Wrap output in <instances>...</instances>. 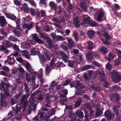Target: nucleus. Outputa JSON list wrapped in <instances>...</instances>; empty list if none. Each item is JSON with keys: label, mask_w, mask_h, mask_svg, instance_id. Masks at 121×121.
Segmentation results:
<instances>
[{"label": "nucleus", "mask_w": 121, "mask_h": 121, "mask_svg": "<svg viewBox=\"0 0 121 121\" xmlns=\"http://www.w3.org/2000/svg\"><path fill=\"white\" fill-rule=\"evenodd\" d=\"M111 77L112 81L114 82L117 83L121 79V76L119 75V73L115 71L111 72Z\"/></svg>", "instance_id": "1"}, {"label": "nucleus", "mask_w": 121, "mask_h": 121, "mask_svg": "<svg viewBox=\"0 0 121 121\" xmlns=\"http://www.w3.org/2000/svg\"><path fill=\"white\" fill-rule=\"evenodd\" d=\"M2 85L0 87L1 89L3 91L6 97L7 98L8 96H10V93L8 91V88H5L4 86L5 85V83L3 80L2 81Z\"/></svg>", "instance_id": "2"}, {"label": "nucleus", "mask_w": 121, "mask_h": 121, "mask_svg": "<svg viewBox=\"0 0 121 121\" xmlns=\"http://www.w3.org/2000/svg\"><path fill=\"white\" fill-rule=\"evenodd\" d=\"M46 13L44 10H41V11L39 9L37 10L36 12L35 16L37 17H39L46 16Z\"/></svg>", "instance_id": "3"}, {"label": "nucleus", "mask_w": 121, "mask_h": 121, "mask_svg": "<svg viewBox=\"0 0 121 121\" xmlns=\"http://www.w3.org/2000/svg\"><path fill=\"white\" fill-rule=\"evenodd\" d=\"M1 99H0V107L2 109L4 107H6V104L5 102V101L4 100L5 97L4 95L2 93V94L1 93Z\"/></svg>", "instance_id": "4"}, {"label": "nucleus", "mask_w": 121, "mask_h": 121, "mask_svg": "<svg viewBox=\"0 0 121 121\" xmlns=\"http://www.w3.org/2000/svg\"><path fill=\"white\" fill-rule=\"evenodd\" d=\"M7 22L4 17L0 16V26L1 27H4L7 25Z\"/></svg>", "instance_id": "5"}, {"label": "nucleus", "mask_w": 121, "mask_h": 121, "mask_svg": "<svg viewBox=\"0 0 121 121\" xmlns=\"http://www.w3.org/2000/svg\"><path fill=\"white\" fill-rule=\"evenodd\" d=\"M60 56H61L62 60L65 62H66L68 59L69 56L64 51H60L59 53Z\"/></svg>", "instance_id": "6"}, {"label": "nucleus", "mask_w": 121, "mask_h": 121, "mask_svg": "<svg viewBox=\"0 0 121 121\" xmlns=\"http://www.w3.org/2000/svg\"><path fill=\"white\" fill-rule=\"evenodd\" d=\"M73 24L77 28H78L80 26V23L78 17L76 16L74 18L73 21Z\"/></svg>", "instance_id": "7"}, {"label": "nucleus", "mask_w": 121, "mask_h": 121, "mask_svg": "<svg viewBox=\"0 0 121 121\" xmlns=\"http://www.w3.org/2000/svg\"><path fill=\"white\" fill-rule=\"evenodd\" d=\"M104 114L105 117L108 119V121H110L112 119V115L110 111L108 110H106Z\"/></svg>", "instance_id": "8"}, {"label": "nucleus", "mask_w": 121, "mask_h": 121, "mask_svg": "<svg viewBox=\"0 0 121 121\" xmlns=\"http://www.w3.org/2000/svg\"><path fill=\"white\" fill-rule=\"evenodd\" d=\"M44 117L43 116V113L42 112H39L37 115L34 118V121H39V118L43 119Z\"/></svg>", "instance_id": "9"}, {"label": "nucleus", "mask_w": 121, "mask_h": 121, "mask_svg": "<svg viewBox=\"0 0 121 121\" xmlns=\"http://www.w3.org/2000/svg\"><path fill=\"white\" fill-rule=\"evenodd\" d=\"M6 17L13 21H15L17 17L14 14L6 13L5 14Z\"/></svg>", "instance_id": "10"}, {"label": "nucleus", "mask_w": 121, "mask_h": 121, "mask_svg": "<svg viewBox=\"0 0 121 121\" xmlns=\"http://www.w3.org/2000/svg\"><path fill=\"white\" fill-rule=\"evenodd\" d=\"M32 37L34 39V40L35 42L38 43H43V41H42L41 39H39L36 34H33Z\"/></svg>", "instance_id": "11"}, {"label": "nucleus", "mask_w": 121, "mask_h": 121, "mask_svg": "<svg viewBox=\"0 0 121 121\" xmlns=\"http://www.w3.org/2000/svg\"><path fill=\"white\" fill-rule=\"evenodd\" d=\"M40 61L41 62L42 64H44L45 62L47 61V59L45 57V55H42L41 54H39L38 55Z\"/></svg>", "instance_id": "12"}, {"label": "nucleus", "mask_w": 121, "mask_h": 121, "mask_svg": "<svg viewBox=\"0 0 121 121\" xmlns=\"http://www.w3.org/2000/svg\"><path fill=\"white\" fill-rule=\"evenodd\" d=\"M113 96L115 97L116 99V102L117 104V106L120 107V102L119 101V96L118 94L117 93H116L115 94H113Z\"/></svg>", "instance_id": "13"}, {"label": "nucleus", "mask_w": 121, "mask_h": 121, "mask_svg": "<svg viewBox=\"0 0 121 121\" xmlns=\"http://www.w3.org/2000/svg\"><path fill=\"white\" fill-rule=\"evenodd\" d=\"M7 62L10 65H13L15 63L13 57H11L9 56L7 58Z\"/></svg>", "instance_id": "14"}, {"label": "nucleus", "mask_w": 121, "mask_h": 121, "mask_svg": "<svg viewBox=\"0 0 121 121\" xmlns=\"http://www.w3.org/2000/svg\"><path fill=\"white\" fill-rule=\"evenodd\" d=\"M82 101V99L81 98L78 99L74 104L75 107H79Z\"/></svg>", "instance_id": "15"}, {"label": "nucleus", "mask_w": 121, "mask_h": 121, "mask_svg": "<svg viewBox=\"0 0 121 121\" xmlns=\"http://www.w3.org/2000/svg\"><path fill=\"white\" fill-rule=\"evenodd\" d=\"M76 88L78 90L80 89H83L84 88L82 84L80 83V81L78 80L76 81Z\"/></svg>", "instance_id": "16"}, {"label": "nucleus", "mask_w": 121, "mask_h": 121, "mask_svg": "<svg viewBox=\"0 0 121 121\" xmlns=\"http://www.w3.org/2000/svg\"><path fill=\"white\" fill-rule=\"evenodd\" d=\"M21 9L22 10L24 11L25 13H27L28 11V9L27 7V4H23L22 7Z\"/></svg>", "instance_id": "17"}, {"label": "nucleus", "mask_w": 121, "mask_h": 121, "mask_svg": "<svg viewBox=\"0 0 121 121\" xmlns=\"http://www.w3.org/2000/svg\"><path fill=\"white\" fill-rule=\"evenodd\" d=\"M86 59L88 60H91L93 58V56L92 53L90 52H87L86 56Z\"/></svg>", "instance_id": "18"}, {"label": "nucleus", "mask_w": 121, "mask_h": 121, "mask_svg": "<svg viewBox=\"0 0 121 121\" xmlns=\"http://www.w3.org/2000/svg\"><path fill=\"white\" fill-rule=\"evenodd\" d=\"M95 33V32L93 30H90L87 31V34L89 38H92L93 37Z\"/></svg>", "instance_id": "19"}, {"label": "nucleus", "mask_w": 121, "mask_h": 121, "mask_svg": "<svg viewBox=\"0 0 121 121\" xmlns=\"http://www.w3.org/2000/svg\"><path fill=\"white\" fill-rule=\"evenodd\" d=\"M120 107H119L117 106L116 105H115L113 107V111L114 112V115H116V117H117L119 114V110L118 108Z\"/></svg>", "instance_id": "20"}, {"label": "nucleus", "mask_w": 121, "mask_h": 121, "mask_svg": "<svg viewBox=\"0 0 121 121\" xmlns=\"http://www.w3.org/2000/svg\"><path fill=\"white\" fill-rule=\"evenodd\" d=\"M49 5L51 8L54 9L55 11H56L57 6L53 2L51 1L50 2Z\"/></svg>", "instance_id": "21"}, {"label": "nucleus", "mask_w": 121, "mask_h": 121, "mask_svg": "<svg viewBox=\"0 0 121 121\" xmlns=\"http://www.w3.org/2000/svg\"><path fill=\"white\" fill-rule=\"evenodd\" d=\"M35 48H34L32 49L31 51V54L32 55H35L37 54L38 56L39 54H40L39 51H36Z\"/></svg>", "instance_id": "22"}, {"label": "nucleus", "mask_w": 121, "mask_h": 121, "mask_svg": "<svg viewBox=\"0 0 121 121\" xmlns=\"http://www.w3.org/2000/svg\"><path fill=\"white\" fill-rule=\"evenodd\" d=\"M80 5V7L83 11L85 12L87 11V7L84 3H81Z\"/></svg>", "instance_id": "23"}, {"label": "nucleus", "mask_w": 121, "mask_h": 121, "mask_svg": "<svg viewBox=\"0 0 121 121\" xmlns=\"http://www.w3.org/2000/svg\"><path fill=\"white\" fill-rule=\"evenodd\" d=\"M40 35L41 38L44 40L47 39L49 37L46 33H40Z\"/></svg>", "instance_id": "24"}, {"label": "nucleus", "mask_w": 121, "mask_h": 121, "mask_svg": "<svg viewBox=\"0 0 121 121\" xmlns=\"http://www.w3.org/2000/svg\"><path fill=\"white\" fill-rule=\"evenodd\" d=\"M87 43L88 49L91 50H92L93 48V43L90 41H88Z\"/></svg>", "instance_id": "25"}, {"label": "nucleus", "mask_w": 121, "mask_h": 121, "mask_svg": "<svg viewBox=\"0 0 121 121\" xmlns=\"http://www.w3.org/2000/svg\"><path fill=\"white\" fill-rule=\"evenodd\" d=\"M17 19H16V23L17 25L16 27L17 29L20 30V21L21 20L20 19L18 18H17Z\"/></svg>", "instance_id": "26"}, {"label": "nucleus", "mask_w": 121, "mask_h": 121, "mask_svg": "<svg viewBox=\"0 0 121 121\" xmlns=\"http://www.w3.org/2000/svg\"><path fill=\"white\" fill-rule=\"evenodd\" d=\"M46 40L50 48H53V45L52 41L51 39L49 37Z\"/></svg>", "instance_id": "27"}, {"label": "nucleus", "mask_w": 121, "mask_h": 121, "mask_svg": "<svg viewBox=\"0 0 121 121\" xmlns=\"http://www.w3.org/2000/svg\"><path fill=\"white\" fill-rule=\"evenodd\" d=\"M68 46L69 48H71L74 45V42L71 39H68Z\"/></svg>", "instance_id": "28"}, {"label": "nucleus", "mask_w": 121, "mask_h": 121, "mask_svg": "<svg viewBox=\"0 0 121 121\" xmlns=\"http://www.w3.org/2000/svg\"><path fill=\"white\" fill-rule=\"evenodd\" d=\"M20 108L18 107V105H17L15 107H12V110L14 112L18 114V112L19 111Z\"/></svg>", "instance_id": "29"}, {"label": "nucleus", "mask_w": 121, "mask_h": 121, "mask_svg": "<svg viewBox=\"0 0 121 121\" xmlns=\"http://www.w3.org/2000/svg\"><path fill=\"white\" fill-rule=\"evenodd\" d=\"M100 50L101 52L104 54H105L108 53V51L107 49L104 47H102L100 49Z\"/></svg>", "instance_id": "30"}, {"label": "nucleus", "mask_w": 121, "mask_h": 121, "mask_svg": "<svg viewBox=\"0 0 121 121\" xmlns=\"http://www.w3.org/2000/svg\"><path fill=\"white\" fill-rule=\"evenodd\" d=\"M89 24L92 26H96L98 25V24L97 23L91 20L89 22Z\"/></svg>", "instance_id": "31"}, {"label": "nucleus", "mask_w": 121, "mask_h": 121, "mask_svg": "<svg viewBox=\"0 0 121 121\" xmlns=\"http://www.w3.org/2000/svg\"><path fill=\"white\" fill-rule=\"evenodd\" d=\"M92 66L89 65H88L84 66L82 68V70L83 71L85 70L92 68Z\"/></svg>", "instance_id": "32"}, {"label": "nucleus", "mask_w": 121, "mask_h": 121, "mask_svg": "<svg viewBox=\"0 0 121 121\" xmlns=\"http://www.w3.org/2000/svg\"><path fill=\"white\" fill-rule=\"evenodd\" d=\"M76 115L80 118H82L83 115V112L81 111H78L76 112Z\"/></svg>", "instance_id": "33"}, {"label": "nucleus", "mask_w": 121, "mask_h": 121, "mask_svg": "<svg viewBox=\"0 0 121 121\" xmlns=\"http://www.w3.org/2000/svg\"><path fill=\"white\" fill-rule=\"evenodd\" d=\"M29 96V95L28 94L25 95H24L22 96V98L21 99V104H22L26 98H28Z\"/></svg>", "instance_id": "34"}, {"label": "nucleus", "mask_w": 121, "mask_h": 121, "mask_svg": "<svg viewBox=\"0 0 121 121\" xmlns=\"http://www.w3.org/2000/svg\"><path fill=\"white\" fill-rule=\"evenodd\" d=\"M103 13L102 12H100L99 13L97 17V20L99 21H101V18L103 16Z\"/></svg>", "instance_id": "35"}, {"label": "nucleus", "mask_w": 121, "mask_h": 121, "mask_svg": "<svg viewBox=\"0 0 121 121\" xmlns=\"http://www.w3.org/2000/svg\"><path fill=\"white\" fill-rule=\"evenodd\" d=\"M24 89L25 90L26 93L27 94H29V88L28 87V85L26 83H25L24 84Z\"/></svg>", "instance_id": "36"}, {"label": "nucleus", "mask_w": 121, "mask_h": 121, "mask_svg": "<svg viewBox=\"0 0 121 121\" xmlns=\"http://www.w3.org/2000/svg\"><path fill=\"white\" fill-rule=\"evenodd\" d=\"M90 18V17L88 16L87 18H84L83 20V22L84 23H88L89 24V22L91 21Z\"/></svg>", "instance_id": "37"}, {"label": "nucleus", "mask_w": 121, "mask_h": 121, "mask_svg": "<svg viewBox=\"0 0 121 121\" xmlns=\"http://www.w3.org/2000/svg\"><path fill=\"white\" fill-rule=\"evenodd\" d=\"M56 40L58 41H62L65 40L64 37L60 35H58L56 36Z\"/></svg>", "instance_id": "38"}, {"label": "nucleus", "mask_w": 121, "mask_h": 121, "mask_svg": "<svg viewBox=\"0 0 121 121\" xmlns=\"http://www.w3.org/2000/svg\"><path fill=\"white\" fill-rule=\"evenodd\" d=\"M115 91H118L121 90V88L120 87L117 85H115L112 88Z\"/></svg>", "instance_id": "39"}, {"label": "nucleus", "mask_w": 121, "mask_h": 121, "mask_svg": "<svg viewBox=\"0 0 121 121\" xmlns=\"http://www.w3.org/2000/svg\"><path fill=\"white\" fill-rule=\"evenodd\" d=\"M103 85L105 87L109 88V84L108 82L106 80H104L103 83Z\"/></svg>", "instance_id": "40"}, {"label": "nucleus", "mask_w": 121, "mask_h": 121, "mask_svg": "<svg viewBox=\"0 0 121 121\" xmlns=\"http://www.w3.org/2000/svg\"><path fill=\"white\" fill-rule=\"evenodd\" d=\"M92 88L93 89H94L95 91L97 92L101 90L100 87L98 86H97L96 87L93 86H92Z\"/></svg>", "instance_id": "41"}, {"label": "nucleus", "mask_w": 121, "mask_h": 121, "mask_svg": "<svg viewBox=\"0 0 121 121\" xmlns=\"http://www.w3.org/2000/svg\"><path fill=\"white\" fill-rule=\"evenodd\" d=\"M114 58V56L112 54L110 53L108 55V57H107V59H106L108 61H110Z\"/></svg>", "instance_id": "42"}, {"label": "nucleus", "mask_w": 121, "mask_h": 121, "mask_svg": "<svg viewBox=\"0 0 121 121\" xmlns=\"http://www.w3.org/2000/svg\"><path fill=\"white\" fill-rule=\"evenodd\" d=\"M13 31L16 36L17 37L19 36L20 33L19 31L17 30L16 29L13 30Z\"/></svg>", "instance_id": "43"}, {"label": "nucleus", "mask_w": 121, "mask_h": 121, "mask_svg": "<svg viewBox=\"0 0 121 121\" xmlns=\"http://www.w3.org/2000/svg\"><path fill=\"white\" fill-rule=\"evenodd\" d=\"M102 112V111L101 110L99 109H97L96 111L95 115L96 116H99L100 115Z\"/></svg>", "instance_id": "44"}, {"label": "nucleus", "mask_w": 121, "mask_h": 121, "mask_svg": "<svg viewBox=\"0 0 121 121\" xmlns=\"http://www.w3.org/2000/svg\"><path fill=\"white\" fill-rule=\"evenodd\" d=\"M106 67L109 71H110L112 69V66L111 65L110 63H108L106 66Z\"/></svg>", "instance_id": "45"}, {"label": "nucleus", "mask_w": 121, "mask_h": 121, "mask_svg": "<svg viewBox=\"0 0 121 121\" xmlns=\"http://www.w3.org/2000/svg\"><path fill=\"white\" fill-rule=\"evenodd\" d=\"M99 74L100 75L99 76L100 80L101 81H102L104 78V74L102 73H101V72H100L99 73Z\"/></svg>", "instance_id": "46"}, {"label": "nucleus", "mask_w": 121, "mask_h": 121, "mask_svg": "<svg viewBox=\"0 0 121 121\" xmlns=\"http://www.w3.org/2000/svg\"><path fill=\"white\" fill-rule=\"evenodd\" d=\"M67 101V99H62L61 98L60 101L62 105H64Z\"/></svg>", "instance_id": "47"}, {"label": "nucleus", "mask_w": 121, "mask_h": 121, "mask_svg": "<svg viewBox=\"0 0 121 121\" xmlns=\"http://www.w3.org/2000/svg\"><path fill=\"white\" fill-rule=\"evenodd\" d=\"M9 39L11 41H16L17 39L13 37L12 36H10L9 38Z\"/></svg>", "instance_id": "48"}, {"label": "nucleus", "mask_w": 121, "mask_h": 121, "mask_svg": "<svg viewBox=\"0 0 121 121\" xmlns=\"http://www.w3.org/2000/svg\"><path fill=\"white\" fill-rule=\"evenodd\" d=\"M101 31L107 33L109 31L108 29L106 27H102L101 29Z\"/></svg>", "instance_id": "49"}, {"label": "nucleus", "mask_w": 121, "mask_h": 121, "mask_svg": "<svg viewBox=\"0 0 121 121\" xmlns=\"http://www.w3.org/2000/svg\"><path fill=\"white\" fill-rule=\"evenodd\" d=\"M26 67L27 69L29 71H30L31 66L29 63H26L25 64Z\"/></svg>", "instance_id": "50"}, {"label": "nucleus", "mask_w": 121, "mask_h": 121, "mask_svg": "<svg viewBox=\"0 0 121 121\" xmlns=\"http://www.w3.org/2000/svg\"><path fill=\"white\" fill-rule=\"evenodd\" d=\"M68 66L71 67H72L73 66V62L72 61L69 60L68 61Z\"/></svg>", "instance_id": "51"}, {"label": "nucleus", "mask_w": 121, "mask_h": 121, "mask_svg": "<svg viewBox=\"0 0 121 121\" xmlns=\"http://www.w3.org/2000/svg\"><path fill=\"white\" fill-rule=\"evenodd\" d=\"M14 2L16 5L19 6L21 4V3L18 1V0H14Z\"/></svg>", "instance_id": "52"}, {"label": "nucleus", "mask_w": 121, "mask_h": 121, "mask_svg": "<svg viewBox=\"0 0 121 121\" xmlns=\"http://www.w3.org/2000/svg\"><path fill=\"white\" fill-rule=\"evenodd\" d=\"M1 49L2 50H3L4 52L6 53H8V50L4 46H2L1 48Z\"/></svg>", "instance_id": "53"}, {"label": "nucleus", "mask_w": 121, "mask_h": 121, "mask_svg": "<svg viewBox=\"0 0 121 121\" xmlns=\"http://www.w3.org/2000/svg\"><path fill=\"white\" fill-rule=\"evenodd\" d=\"M28 102L27 101H25L23 102V104L22 105V106L23 107V109L25 110L26 109V106H27Z\"/></svg>", "instance_id": "54"}, {"label": "nucleus", "mask_w": 121, "mask_h": 121, "mask_svg": "<svg viewBox=\"0 0 121 121\" xmlns=\"http://www.w3.org/2000/svg\"><path fill=\"white\" fill-rule=\"evenodd\" d=\"M13 48H14V50L16 51H18L19 50V49L16 44H14L13 46Z\"/></svg>", "instance_id": "55"}, {"label": "nucleus", "mask_w": 121, "mask_h": 121, "mask_svg": "<svg viewBox=\"0 0 121 121\" xmlns=\"http://www.w3.org/2000/svg\"><path fill=\"white\" fill-rule=\"evenodd\" d=\"M5 45L6 47L7 48H9L12 46V44L10 43L8 41H6L5 43Z\"/></svg>", "instance_id": "56"}, {"label": "nucleus", "mask_w": 121, "mask_h": 121, "mask_svg": "<svg viewBox=\"0 0 121 121\" xmlns=\"http://www.w3.org/2000/svg\"><path fill=\"white\" fill-rule=\"evenodd\" d=\"M2 68L4 70L7 72L9 71L10 70L9 67L6 66L2 67Z\"/></svg>", "instance_id": "57"}, {"label": "nucleus", "mask_w": 121, "mask_h": 121, "mask_svg": "<svg viewBox=\"0 0 121 121\" xmlns=\"http://www.w3.org/2000/svg\"><path fill=\"white\" fill-rule=\"evenodd\" d=\"M43 95L41 94H40L39 95L37 98V99L38 100L42 101L43 99Z\"/></svg>", "instance_id": "58"}, {"label": "nucleus", "mask_w": 121, "mask_h": 121, "mask_svg": "<svg viewBox=\"0 0 121 121\" xmlns=\"http://www.w3.org/2000/svg\"><path fill=\"white\" fill-rule=\"evenodd\" d=\"M104 36L105 38L106 39H109L110 37L109 35L107 33H104Z\"/></svg>", "instance_id": "59"}, {"label": "nucleus", "mask_w": 121, "mask_h": 121, "mask_svg": "<svg viewBox=\"0 0 121 121\" xmlns=\"http://www.w3.org/2000/svg\"><path fill=\"white\" fill-rule=\"evenodd\" d=\"M30 13L31 14L32 16H34L35 14V10L33 8L30 9Z\"/></svg>", "instance_id": "60"}, {"label": "nucleus", "mask_w": 121, "mask_h": 121, "mask_svg": "<svg viewBox=\"0 0 121 121\" xmlns=\"http://www.w3.org/2000/svg\"><path fill=\"white\" fill-rule=\"evenodd\" d=\"M93 73V72L92 70H90L89 71L88 75L90 78H91L92 77Z\"/></svg>", "instance_id": "61"}, {"label": "nucleus", "mask_w": 121, "mask_h": 121, "mask_svg": "<svg viewBox=\"0 0 121 121\" xmlns=\"http://www.w3.org/2000/svg\"><path fill=\"white\" fill-rule=\"evenodd\" d=\"M56 64V67H60L61 64H63V63L62 62H60L59 61H57Z\"/></svg>", "instance_id": "62"}, {"label": "nucleus", "mask_w": 121, "mask_h": 121, "mask_svg": "<svg viewBox=\"0 0 121 121\" xmlns=\"http://www.w3.org/2000/svg\"><path fill=\"white\" fill-rule=\"evenodd\" d=\"M70 80L69 79L66 80L65 81V83L63 84V85L64 86L67 85L70 83Z\"/></svg>", "instance_id": "63"}, {"label": "nucleus", "mask_w": 121, "mask_h": 121, "mask_svg": "<svg viewBox=\"0 0 121 121\" xmlns=\"http://www.w3.org/2000/svg\"><path fill=\"white\" fill-rule=\"evenodd\" d=\"M93 64L95 66H97L99 67L101 66V64L98 63V62H96L95 61H94L93 62Z\"/></svg>", "instance_id": "64"}]
</instances>
